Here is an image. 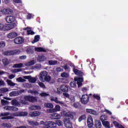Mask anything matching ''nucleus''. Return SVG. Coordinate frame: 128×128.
I'll return each instance as SVG.
<instances>
[{"instance_id": "48", "label": "nucleus", "mask_w": 128, "mask_h": 128, "mask_svg": "<svg viewBox=\"0 0 128 128\" xmlns=\"http://www.w3.org/2000/svg\"><path fill=\"white\" fill-rule=\"evenodd\" d=\"M9 114L10 113L8 112H2L0 114V116H8Z\"/></svg>"}, {"instance_id": "40", "label": "nucleus", "mask_w": 128, "mask_h": 128, "mask_svg": "<svg viewBox=\"0 0 128 128\" xmlns=\"http://www.w3.org/2000/svg\"><path fill=\"white\" fill-rule=\"evenodd\" d=\"M1 120H14V117L12 116H6L1 118Z\"/></svg>"}, {"instance_id": "15", "label": "nucleus", "mask_w": 128, "mask_h": 128, "mask_svg": "<svg viewBox=\"0 0 128 128\" xmlns=\"http://www.w3.org/2000/svg\"><path fill=\"white\" fill-rule=\"evenodd\" d=\"M18 36V34L16 32H11L7 34V38H14Z\"/></svg>"}, {"instance_id": "28", "label": "nucleus", "mask_w": 128, "mask_h": 128, "mask_svg": "<svg viewBox=\"0 0 128 128\" xmlns=\"http://www.w3.org/2000/svg\"><path fill=\"white\" fill-rule=\"evenodd\" d=\"M12 104L13 106H20V102H18L16 100H12Z\"/></svg>"}, {"instance_id": "21", "label": "nucleus", "mask_w": 128, "mask_h": 128, "mask_svg": "<svg viewBox=\"0 0 128 128\" xmlns=\"http://www.w3.org/2000/svg\"><path fill=\"white\" fill-rule=\"evenodd\" d=\"M44 60H46V56L44 55L38 56V60L39 62H44Z\"/></svg>"}, {"instance_id": "60", "label": "nucleus", "mask_w": 128, "mask_h": 128, "mask_svg": "<svg viewBox=\"0 0 128 128\" xmlns=\"http://www.w3.org/2000/svg\"><path fill=\"white\" fill-rule=\"evenodd\" d=\"M56 124H58V126H62V121L60 120H58L56 122H55Z\"/></svg>"}, {"instance_id": "59", "label": "nucleus", "mask_w": 128, "mask_h": 128, "mask_svg": "<svg viewBox=\"0 0 128 128\" xmlns=\"http://www.w3.org/2000/svg\"><path fill=\"white\" fill-rule=\"evenodd\" d=\"M16 94V92H12L10 93V96H14Z\"/></svg>"}, {"instance_id": "1", "label": "nucleus", "mask_w": 128, "mask_h": 128, "mask_svg": "<svg viewBox=\"0 0 128 128\" xmlns=\"http://www.w3.org/2000/svg\"><path fill=\"white\" fill-rule=\"evenodd\" d=\"M37 100L36 97L30 96L28 95L24 96V97L21 96L20 100V104H28L29 102H36Z\"/></svg>"}, {"instance_id": "8", "label": "nucleus", "mask_w": 128, "mask_h": 128, "mask_svg": "<svg viewBox=\"0 0 128 128\" xmlns=\"http://www.w3.org/2000/svg\"><path fill=\"white\" fill-rule=\"evenodd\" d=\"M28 114V113L26 112H21L14 113L13 116H26Z\"/></svg>"}, {"instance_id": "36", "label": "nucleus", "mask_w": 128, "mask_h": 128, "mask_svg": "<svg viewBox=\"0 0 128 128\" xmlns=\"http://www.w3.org/2000/svg\"><path fill=\"white\" fill-rule=\"evenodd\" d=\"M49 64L50 66H56V64H58V60H50Z\"/></svg>"}, {"instance_id": "58", "label": "nucleus", "mask_w": 128, "mask_h": 128, "mask_svg": "<svg viewBox=\"0 0 128 128\" xmlns=\"http://www.w3.org/2000/svg\"><path fill=\"white\" fill-rule=\"evenodd\" d=\"M26 52H27L28 54H32V52H34L32 49L30 48H27Z\"/></svg>"}, {"instance_id": "18", "label": "nucleus", "mask_w": 128, "mask_h": 128, "mask_svg": "<svg viewBox=\"0 0 128 128\" xmlns=\"http://www.w3.org/2000/svg\"><path fill=\"white\" fill-rule=\"evenodd\" d=\"M60 90L63 92H68V85L63 84L60 86Z\"/></svg>"}, {"instance_id": "13", "label": "nucleus", "mask_w": 128, "mask_h": 128, "mask_svg": "<svg viewBox=\"0 0 128 128\" xmlns=\"http://www.w3.org/2000/svg\"><path fill=\"white\" fill-rule=\"evenodd\" d=\"M46 124H47V126H48V128H56V123L52 122V121H48V122H46Z\"/></svg>"}, {"instance_id": "39", "label": "nucleus", "mask_w": 128, "mask_h": 128, "mask_svg": "<svg viewBox=\"0 0 128 128\" xmlns=\"http://www.w3.org/2000/svg\"><path fill=\"white\" fill-rule=\"evenodd\" d=\"M61 76H62V78H68L70 76V75L68 74V73L64 72H62L61 74Z\"/></svg>"}, {"instance_id": "19", "label": "nucleus", "mask_w": 128, "mask_h": 128, "mask_svg": "<svg viewBox=\"0 0 128 128\" xmlns=\"http://www.w3.org/2000/svg\"><path fill=\"white\" fill-rule=\"evenodd\" d=\"M35 51L38 52H46V50L44 48L42 47L35 48Z\"/></svg>"}, {"instance_id": "47", "label": "nucleus", "mask_w": 128, "mask_h": 128, "mask_svg": "<svg viewBox=\"0 0 128 128\" xmlns=\"http://www.w3.org/2000/svg\"><path fill=\"white\" fill-rule=\"evenodd\" d=\"M68 113L69 112H66V111H62L61 112V115L62 116H66L67 117L68 116Z\"/></svg>"}, {"instance_id": "31", "label": "nucleus", "mask_w": 128, "mask_h": 128, "mask_svg": "<svg viewBox=\"0 0 128 128\" xmlns=\"http://www.w3.org/2000/svg\"><path fill=\"white\" fill-rule=\"evenodd\" d=\"M30 108L32 110H38V108H40V106H39L33 105V106H30Z\"/></svg>"}, {"instance_id": "43", "label": "nucleus", "mask_w": 128, "mask_h": 128, "mask_svg": "<svg viewBox=\"0 0 128 128\" xmlns=\"http://www.w3.org/2000/svg\"><path fill=\"white\" fill-rule=\"evenodd\" d=\"M28 92L30 94H38V92L36 90H28Z\"/></svg>"}, {"instance_id": "54", "label": "nucleus", "mask_w": 128, "mask_h": 128, "mask_svg": "<svg viewBox=\"0 0 128 128\" xmlns=\"http://www.w3.org/2000/svg\"><path fill=\"white\" fill-rule=\"evenodd\" d=\"M54 102H56V104H64L62 102L59 101V100H58V98H56V97L55 98L54 100Z\"/></svg>"}, {"instance_id": "26", "label": "nucleus", "mask_w": 128, "mask_h": 128, "mask_svg": "<svg viewBox=\"0 0 128 128\" xmlns=\"http://www.w3.org/2000/svg\"><path fill=\"white\" fill-rule=\"evenodd\" d=\"M6 82L8 84V86H16V83H14L12 81V80L8 79L6 80Z\"/></svg>"}, {"instance_id": "35", "label": "nucleus", "mask_w": 128, "mask_h": 128, "mask_svg": "<svg viewBox=\"0 0 128 128\" xmlns=\"http://www.w3.org/2000/svg\"><path fill=\"white\" fill-rule=\"evenodd\" d=\"M54 112H60V106H58V105H56L54 107Z\"/></svg>"}, {"instance_id": "33", "label": "nucleus", "mask_w": 128, "mask_h": 128, "mask_svg": "<svg viewBox=\"0 0 128 128\" xmlns=\"http://www.w3.org/2000/svg\"><path fill=\"white\" fill-rule=\"evenodd\" d=\"M2 62L5 66H7V64H10V62H8V59L6 58L2 59Z\"/></svg>"}, {"instance_id": "23", "label": "nucleus", "mask_w": 128, "mask_h": 128, "mask_svg": "<svg viewBox=\"0 0 128 128\" xmlns=\"http://www.w3.org/2000/svg\"><path fill=\"white\" fill-rule=\"evenodd\" d=\"M95 128H102V123L100 120H95Z\"/></svg>"}, {"instance_id": "3", "label": "nucleus", "mask_w": 128, "mask_h": 128, "mask_svg": "<svg viewBox=\"0 0 128 128\" xmlns=\"http://www.w3.org/2000/svg\"><path fill=\"white\" fill-rule=\"evenodd\" d=\"M20 54V50H14L4 51V56H16V54Z\"/></svg>"}, {"instance_id": "51", "label": "nucleus", "mask_w": 128, "mask_h": 128, "mask_svg": "<svg viewBox=\"0 0 128 128\" xmlns=\"http://www.w3.org/2000/svg\"><path fill=\"white\" fill-rule=\"evenodd\" d=\"M113 124H114L116 128H120V124L118 122H117L116 121H114Z\"/></svg>"}, {"instance_id": "7", "label": "nucleus", "mask_w": 128, "mask_h": 128, "mask_svg": "<svg viewBox=\"0 0 128 128\" xmlns=\"http://www.w3.org/2000/svg\"><path fill=\"white\" fill-rule=\"evenodd\" d=\"M24 42V39L22 36L17 37L14 40V42L16 44H22Z\"/></svg>"}, {"instance_id": "41", "label": "nucleus", "mask_w": 128, "mask_h": 128, "mask_svg": "<svg viewBox=\"0 0 128 128\" xmlns=\"http://www.w3.org/2000/svg\"><path fill=\"white\" fill-rule=\"evenodd\" d=\"M93 98H96V100H100V96L98 94H94Z\"/></svg>"}, {"instance_id": "22", "label": "nucleus", "mask_w": 128, "mask_h": 128, "mask_svg": "<svg viewBox=\"0 0 128 128\" xmlns=\"http://www.w3.org/2000/svg\"><path fill=\"white\" fill-rule=\"evenodd\" d=\"M28 124H30V126H38L39 124L38 122H37L36 121H34V120H29L28 122Z\"/></svg>"}, {"instance_id": "44", "label": "nucleus", "mask_w": 128, "mask_h": 128, "mask_svg": "<svg viewBox=\"0 0 128 128\" xmlns=\"http://www.w3.org/2000/svg\"><path fill=\"white\" fill-rule=\"evenodd\" d=\"M30 82H32V84H34L36 82V78H32V76L30 78V80H29Z\"/></svg>"}, {"instance_id": "45", "label": "nucleus", "mask_w": 128, "mask_h": 128, "mask_svg": "<svg viewBox=\"0 0 128 128\" xmlns=\"http://www.w3.org/2000/svg\"><path fill=\"white\" fill-rule=\"evenodd\" d=\"M1 104H2V106H6V104H8V101L6 100H2Z\"/></svg>"}, {"instance_id": "5", "label": "nucleus", "mask_w": 128, "mask_h": 128, "mask_svg": "<svg viewBox=\"0 0 128 128\" xmlns=\"http://www.w3.org/2000/svg\"><path fill=\"white\" fill-rule=\"evenodd\" d=\"M75 82H77V84L78 85V88H80L82 86V82H84V78L82 76H77L74 78Z\"/></svg>"}, {"instance_id": "27", "label": "nucleus", "mask_w": 128, "mask_h": 128, "mask_svg": "<svg viewBox=\"0 0 128 128\" xmlns=\"http://www.w3.org/2000/svg\"><path fill=\"white\" fill-rule=\"evenodd\" d=\"M103 126L106 128H110V122L108 121H104L102 122Z\"/></svg>"}, {"instance_id": "38", "label": "nucleus", "mask_w": 128, "mask_h": 128, "mask_svg": "<svg viewBox=\"0 0 128 128\" xmlns=\"http://www.w3.org/2000/svg\"><path fill=\"white\" fill-rule=\"evenodd\" d=\"M86 118V116L85 114L82 115L78 118L79 122H80L82 120H84Z\"/></svg>"}, {"instance_id": "37", "label": "nucleus", "mask_w": 128, "mask_h": 128, "mask_svg": "<svg viewBox=\"0 0 128 128\" xmlns=\"http://www.w3.org/2000/svg\"><path fill=\"white\" fill-rule=\"evenodd\" d=\"M22 66H24V64L20 63L18 64H14V68H22Z\"/></svg>"}, {"instance_id": "6", "label": "nucleus", "mask_w": 128, "mask_h": 128, "mask_svg": "<svg viewBox=\"0 0 128 128\" xmlns=\"http://www.w3.org/2000/svg\"><path fill=\"white\" fill-rule=\"evenodd\" d=\"M81 100V102L82 104H86L88 102V100H90L88 98V94H84L82 96Z\"/></svg>"}, {"instance_id": "25", "label": "nucleus", "mask_w": 128, "mask_h": 128, "mask_svg": "<svg viewBox=\"0 0 128 128\" xmlns=\"http://www.w3.org/2000/svg\"><path fill=\"white\" fill-rule=\"evenodd\" d=\"M86 112L88 114H96V111L92 109H86Z\"/></svg>"}, {"instance_id": "4", "label": "nucleus", "mask_w": 128, "mask_h": 128, "mask_svg": "<svg viewBox=\"0 0 128 128\" xmlns=\"http://www.w3.org/2000/svg\"><path fill=\"white\" fill-rule=\"evenodd\" d=\"M16 24L14 22L11 24H7L4 26V32H5V30H12V28H16Z\"/></svg>"}, {"instance_id": "16", "label": "nucleus", "mask_w": 128, "mask_h": 128, "mask_svg": "<svg viewBox=\"0 0 128 128\" xmlns=\"http://www.w3.org/2000/svg\"><path fill=\"white\" fill-rule=\"evenodd\" d=\"M64 124L65 126L67 128H72V122L69 120H65L64 121Z\"/></svg>"}, {"instance_id": "50", "label": "nucleus", "mask_w": 128, "mask_h": 128, "mask_svg": "<svg viewBox=\"0 0 128 128\" xmlns=\"http://www.w3.org/2000/svg\"><path fill=\"white\" fill-rule=\"evenodd\" d=\"M56 72H64V68L60 67H57L56 68Z\"/></svg>"}, {"instance_id": "17", "label": "nucleus", "mask_w": 128, "mask_h": 128, "mask_svg": "<svg viewBox=\"0 0 128 128\" xmlns=\"http://www.w3.org/2000/svg\"><path fill=\"white\" fill-rule=\"evenodd\" d=\"M51 118L53 120H60V114L57 113H54L50 115Z\"/></svg>"}, {"instance_id": "29", "label": "nucleus", "mask_w": 128, "mask_h": 128, "mask_svg": "<svg viewBox=\"0 0 128 128\" xmlns=\"http://www.w3.org/2000/svg\"><path fill=\"white\" fill-rule=\"evenodd\" d=\"M8 88H0V94H4V92H8Z\"/></svg>"}, {"instance_id": "12", "label": "nucleus", "mask_w": 128, "mask_h": 128, "mask_svg": "<svg viewBox=\"0 0 128 128\" xmlns=\"http://www.w3.org/2000/svg\"><path fill=\"white\" fill-rule=\"evenodd\" d=\"M0 12H2V14H12V10L10 8H4L1 10Z\"/></svg>"}, {"instance_id": "14", "label": "nucleus", "mask_w": 128, "mask_h": 128, "mask_svg": "<svg viewBox=\"0 0 128 128\" xmlns=\"http://www.w3.org/2000/svg\"><path fill=\"white\" fill-rule=\"evenodd\" d=\"M73 72L74 74H76V76H82L84 74V72H82V71L79 70L76 68H73Z\"/></svg>"}, {"instance_id": "24", "label": "nucleus", "mask_w": 128, "mask_h": 128, "mask_svg": "<svg viewBox=\"0 0 128 128\" xmlns=\"http://www.w3.org/2000/svg\"><path fill=\"white\" fill-rule=\"evenodd\" d=\"M44 106L45 108H54V104L52 103L46 102L44 104Z\"/></svg>"}, {"instance_id": "34", "label": "nucleus", "mask_w": 128, "mask_h": 128, "mask_svg": "<svg viewBox=\"0 0 128 128\" xmlns=\"http://www.w3.org/2000/svg\"><path fill=\"white\" fill-rule=\"evenodd\" d=\"M40 40V36L37 35L34 36V39L32 41V44H34V42H38Z\"/></svg>"}, {"instance_id": "55", "label": "nucleus", "mask_w": 128, "mask_h": 128, "mask_svg": "<svg viewBox=\"0 0 128 128\" xmlns=\"http://www.w3.org/2000/svg\"><path fill=\"white\" fill-rule=\"evenodd\" d=\"M34 60H30V62H28L27 63L28 66H34Z\"/></svg>"}, {"instance_id": "32", "label": "nucleus", "mask_w": 128, "mask_h": 128, "mask_svg": "<svg viewBox=\"0 0 128 128\" xmlns=\"http://www.w3.org/2000/svg\"><path fill=\"white\" fill-rule=\"evenodd\" d=\"M67 118H68L65 120H69L70 121V120H74V115L69 112L68 113V115H67Z\"/></svg>"}, {"instance_id": "56", "label": "nucleus", "mask_w": 128, "mask_h": 128, "mask_svg": "<svg viewBox=\"0 0 128 128\" xmlns=\"http://www.w3.org/2000/svg\"><path fill=\"white\" fill-rule=\"evenodd\" d=\"M34 60H30V62H28L27 63L28 66H34Z\"/></svg>"}, {"instance_id": "30", "label": "nucleus", "mask_w": 128, "mask_h": 128, "mask_svg": "<svg viewBox=\"0 0 128 128\" xmlns=\"http://www.w3.org/2000/svg\"><path fill=\"white\" fill-rule=\"evenodd\" d=\"M100 120L103 122H105L104 120H108V116L106 115H102L100 117Z\"/></svg>"}, {"instance_id": "52", "label": "nucleus", "mask_w": 128, "mask_h": 128, "mask_svg": "<svg viewBox=\"0 0 128 128\" xmlns=\"http://www.w3.org/2000/svg\"><path fill=\"white\" fill-rule=\"evenodd\" d=\"M6 46V42L2 41L0 42V48H4Z\"/></svg>"}, {"instance_id": "46", "label": "nucleus", "mask_w": 128, "mask_h": 128, "mask_svg": "<svg viewBox=\"0 0 128 128\" xmlns=\"http://www.w3.org/2000/svg\"><path fill=\"white\" fill-rule=\"evenodd\" d=\"M46 112H48L49 114H53L54 112V108H50L49 109H47L46 110Z\"/></svg>"}, {"instance_id": "61", "label": "nucleus", "mask_w": 128, "mask_h": 128, "mask_svg": "<svg viewBox=\"0 0 128 128\" xmlns=\"http://www.w3.org/2000/svg\"><path fill=\"white\" fill-rule=\"evenodd\" d=\"M38 84H39L40 86V88H44L46 87L44 86V83L42 82H40L38 83Z\"/></svg>"}, {"instance_id": "64", "label": "nucleus", "mask_w": 128, "mask_h": 128, "mask_svg": "<svg viewBox=\"0 0 128 128\" xmlns=\"http://www.w3.org/2000/svg\"><path fill=\"white\" fill-rule=\"evenodd\" d=\"M41 96H48V94L46 93V92H42L40 94Z\"/></svg>"}, {"instance_id": "11", "label": "nucleus", "mask_w": 128, "mask_h": 128, "mask_svg": "<svg viewBox=\"0 0 128 128\" xmlns=\"http://www.w3.org/2000/svg\"><path fill=\"white\" fill-rule=\"evenodd\" d=\"M6 21L8 24H12L16 21V17L13 16H7L6 18Z\"/></svg>"}, {"instance_id": "42", "label": "nucleus", "mask_w": 128, "mask_h": 128, "mask_svg": "<svg viewBox=\"0 0 128 128\" xmlns=\"http://www.w3.org/2000/svg\"><path fill=\"white\" fill-rule=\"evenodd\" d=\"M17 82H24L26 80L22 78V77H19L16 79Z\"/></svg>"}, {"instance_id": "63", "label": "nucleus", "mask_w": 128, "mask_h": 128, "mask_svg": "<svg viewBox=\"0 0 128 128\" xmlns=\"http://www.w3.org/2000/svg\"><path fill=\"white\" fill-rule=\"evenodd\" d=\"M14 4H22V0H14Z\"/></svg>"}, {"instance_id": "49", "label": "nucleus", "mask_w": 128, "mask_h": 128, "mask_svg": "<svg viewBox=\"0 0 128 128\" xmlns=\"http://www.w3.org/2000/svg\"><path fill=\"white\" fill-rule=\"evenodd\" d=\"M70 86L71 88H76V83L75 82H70Z\"/></svg>"}, {"instance_id": "53", "label": "nucleus", "mask_w": 128, "mask_h": 128, "mask_svg": "<svg viewBox=\"0 0 128 128\" xmlns=\"http://www.w3.org/2000/svg\"><path fill=\"white\" fill-rule=\"evenodd\" d=\"M62 68H64L65 70H68L70 69V66H68V64H65L64 66H62Z\"/></svg>"}, {"instance_id": "20", "label": "nucleus", "mask_w": 128, "mask_h": 128, "mask_svg": "<svg viewBox=\"0 0 128 128\" xmlns=\"http://www.w3.org/2000/svg\"><path fill=\"white\" fill-rule=\"evenodd\" d=\"M40 112L38 111H35L33 112H30V115L32 118H34V116H40Z\"/></svg>"}, {"instance_id": "10", "label": "nucleus", "mask_w": 128, "mask_h": 128, "mask_svg": "<svg viewBox=\"0 0 128 128\" xmlns=\"http://www.w3.org/2000/svg\"><path fill=\"white\" fill-rule=\"evenodd\" d=\"M4 110H10V112H18V108L14 107L13 106H6L4 107Z\"/></svg>"}, {"instance_id": "2", "label": "nucleus", "mask_w": 128, "mask_h": 128, "mask_svg": "<svg viewBox=\"0 0 128 128\" xmlns=\"http://www.w3.org/2000/svg\"><path fill=\"white\" fill-rule=\"evenodd\" d=\"M50 76H48V72L46 71H42L40 74L39 80L41 82H50Z\"/></svg>"}, {"instance_id": "9", "label": "nucleus", "mask_w": 128, "mask_h": 128, "mask_svg": "<svg viewBox=\"0 0 128 128\" xmlns=\"http://www.w3.org/2000/svg\"><path fill=\"white\" fill-rule=\"evenodd\" d=\"M88 126L89 128H92L94 126V120L92 116H89L87 120Z\"/></svg>"}, {"instance_id": "62", "label": "nucleus", "mask_w": 128, "mask_h": 128, "mask_svg": "<svg viewBox=\"0 0 128 128\" xmlns=\"http://www.w3.org/2000/svg\"><path fill=\"white\" fill-rule=\"evenodd\" d=\"M4 25L0 23V30H2L4 32Z\"/></svg>"}, {"instance_id": "57", "label": "nucleus", "mask_w": 128, "mask_h": 128, "mask_svg": "<svg viewBox=\"0 0 128 128\" xmlns=\"http://www.w3.org/2000/svg\"><path fill=\"white\" fill-rule=\"evenodd\" d=\"M27 34H28V35L34 34V32L32 30H27Z\"/></svg>"}]
</instances>
